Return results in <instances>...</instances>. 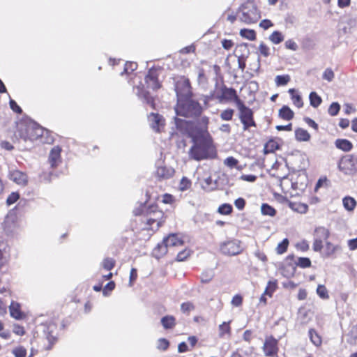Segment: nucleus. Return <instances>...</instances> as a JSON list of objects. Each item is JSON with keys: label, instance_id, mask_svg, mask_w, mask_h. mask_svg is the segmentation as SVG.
Wrapping results in <instances>:
<instances>
[{"label": "nucleus", "instance_id": "1", "mask_svg": "<svg viewBox=\"0 0 357 357\" xmlns=\"http://www.w3.org/2000/svg\"><path fill=\"white\" fill-rule=\"evenodd\" d=\"M177 115L185 117H194L201 114L202 107L199 103L190 98V96L186 98H179L177 100V105L175 107Z\"/></svg>", "mask_w": 357, "mask_h": 357}, {"label": "nucleus", "instance_id": "2", "mask_svg": "<svg viewBox=\"0 0 357 357\" xmlns=\"http://www.w3.org/2000/svg\"><path fill=\"white\" fill-rule=\"evenodd\" d=\"M238 20L245 24L256 23L261 18V13L254 1H247L241 4L237 11Z\"/></svg>", "mask_w": 357, "mask_h": 357}, {"label": "nucleus", "instance_id": "3", "mask_svg": "<svg viewBox=\"0 0 357 357\" xmlns=\"http://www.w3.org/2000/svg\"><path fill=\"white\" fill-rule=\"evenodd\" d=\"M183 244V239L181 234H170L168 236L163 239V241L158 244L155 249V252L158 250L160 255H164L167 252L168 248L178 247Z\"/></svg>", "mask_w": 357, "mask_h": 357}, {"label": "nucleus", "instance_id": "4", "mask_svg": "<svg viewBox=\"0 0 357 357\" xmlns=\"http://www.w3.org/2000/svg\"><path fill=\"white\" fill-rule=\"evenodd\" d=\"M338 168L345 174H355L357 173V156L347 155L342 158L339 162Z\"/></svg>", "mask_w": 357, "mask_h": 357}, {"label": "nucleus", "instance_id": "5", "mask_svg": "<svg viewBox=\"0 0 357 357\" xmlns=\"http://www.w3.org/2000/svg\"><path fill=\"white\" fill-rule=\"evenodd\" d=\"M194 146L190 150V157L195 160H202L209 157L208 151L212 149L206 144H198L195 137H193Z\"/></svg>", "mask_w": 357, "mask_h": 357}, {"label": "nucleus", "instance_id": "6", "mask_svg": "<svg viewBox=\"0 0 357 357\" xmlns=\"http://www.w3.org/2000/svg\"><path fill=\"white\" fill-rule=\"evenodd\" d=\"M146 213V221L149 227L147 229H158L161 225L162 211H158L155 206H151Z\"/></svg>", "mask_w": 357, "mask_h": 357}, {"label": "nucleus", "instance_id": "7", "mask_svg": "<svg viewBox=\"0 0 357 357\" xmlns=\"http://www.w3.org/2000/svg\"><path fill=\"white\" fill-rule=\"evenodd\" d=\"M43 130L41 128L35 126H28L24 129L21 128L19 130L20 137L24 141H34L42 136Z\"/></svg>", "mask_w": 357, "mask_h": 357}, {"label": "nucleus", "instance_id": "8", "mask_svg": "<svg viewBox=\"0 0 357 357\" xmlns=\"http://www.w3.org/2000/svg\"><path fill=\"white\" fill-rule=\"evenodd\" d=\"M238 107L240 112V119L243 124L244 130H247L249 127L255 126L252 111L245 106L242 102L239 103Z\"/></svg>", "mask_w": 357, "mask_h": 357}, {"label": "nucleus", "instance_id": "9", "mask_svg": "<svg viewBox=\"0 0 357 357\" xmlns=\"http://www.w3.org/2000/svg\"><path fill=\"white\" fill-rule=\"evenodd\" d=\"M220 250L224 255H236L241 252L242 248L238 240H229L220 245Z\"/></svg>", "mask_w": 357, "mask_h": 357}, {"label": "nucleus", "instance_id": "10", "mask_svg": "<svg viewBox=\"0 0 357 357\" xmlns=\"http://www.w3.org/2000/svg\"><path fill=\"white\" fill-rule=\"evenodd\" d=\"M175 90L178 100L179 98H183L191 96L190 82L185 77H181L176 83Z\"/></svg>", "mask_w": 357, "mask_h": 357}, {"label": "nucleus", "instance_id": "11", "mask_svg": "<svg viewBox=\"0 0 357 357\" xmlns=\"http://www.w3.org/2000/svg\"><path fill=\"white\" fill-rule=\"evenodd\" d=\"M263 350L267 356H275L278 351V340L272 336L266 337L264 343Z\"/></svg>", "mask_w": 357, "mask_h": 357}, {"label": "nucleus", "instance_id": "12", "mask_svg": "<svg viewBox=\"0 0 357 357\" xmlns=\"http://www.w3.org/2000/svg\"><path fill=\"white\" fill-rule=\"evenodd\" d=\"M148 121L151 128L157 132H160V128L165 126V119L158 114L151 113L148 116Z\"/></svg>", "mask_w": 357, "mask_h": 357}, {"label": "nucleus", "instance_id": "13", "mask_svg": "<svg viewBox=\"0 0 357 357\" xmlns=\"http://www.w3.org/2000/svg\"><path fill=\"white\" fill-rule=\"evenodd\" d=\"M9 178L17 185L25 186L28 183V177L26 174L19 170H13L10 172Z\"/></svg>", "mask_w": 357, "mask_h": 357}, {"label": "nucleus", "instance_id": "14", "mask_svg": "<svg viewBox=\"0 0 357 357\" xmlns=\"http://www.w3.org/2000/svg\"><path fill=\"white\" fill-rule=\"evenodd\" d=\"M220 100L234 101L237 105L241 103V101L236 94V91L232 88L223 89Z\"/></svg>", "mask_w": 357, "mask_h": 357}, {"label": "nucleus", "instance_id": "15", "mask_svg": "<svg viewBox=\"0 0 357 357\" xmlns=\"http://www.w3.org/2000/svg\"><path fill=\"white\" fill-rule=\"evenodd\" d=\"M174 174V170L172 167H167L166 166H158L155 175L158 178L161 179H167L171 178Z\"/></svg>", "mask_w": 357, "mask_h": 357}, {"label": "nucleus", "instance_id": "16", "mask_svg": "<svg viewBox=\"0 0 357 357\" xmlns=\"http://www.w3.org/2000/svg\"><path fill=\"white\" fill-rule=\"evenodd\" d=\"M61 149L59 146H54L50 151L49 161L52 167H56L61 162Z\"/></svg>", "mask_w": 357, "mask_h": 357}, {"label": "nucleus", "instance_id": "17", "mask_svg": "<svg viewBox=\"0 0 357 357\" xmlns=\"http://www.w3.org/2000/svg\"><path fill=\"white\" fill-rule=\"evenodd\" d=\"M145 80L148 87L153 90L158 89L160 87L158 78L153 72L150 71L146 75Z\"/></svg>", "mask_w": 357, "mask_h": 357}, {"label": "nucleus", "instance_id": "18", "mask_svg": "<svg viewBox=\"0 0 357 357\" xmlns=\"http://www.w3.org/2000/svg\"><path fill=\"white\" fill-rule=\"evenodd\" d=\"M335 146L344 152L350 151L353 148L352 143L346 139H337L335 142Z\"/></svg>", "mask_w": 357, "mask_h": 357}, {"label": "nucleus", "instance_id": "19", "mask_svg": "<svg viewBox=\"0 0 357 357\" xmlns=\"http://www.w3.org/2000/svg\"><path fill=\"white\" fill-rule=\"evenodd\" d=\"M279 116L286 121H290L294 118V112L286 105H284L278 112Z\"/></svg>", "mask_w": 357, "mask_h": 357}, {"label": "nucleus", "instance_id": "20", "mask_svg": "<svg viewBox=\"0 0 357 357\" xmlns=\"http://www.w3.org/2000/svg\"><path fill=\"white\" fill-rule=\"evenodd\" d=\"M295 137L299 142H308L310 139V135L306 130L299 128L295 130Z\"/></svg>", "mask_w": 357, "mask_h": 357}, {"label": "nucleus", "instance_id": "21", "mask_svg": "<svg viewBox=\"0 0 357 357\" xmlns=\"http://www.w3.org/2000/svg\"><path fill=\"white\" fill-rule=\"evenodd\" d=\"M230 321L223 322L218 326V335L220 337H224L225 335L228 337L231 335V327L229 326Z\"/></svg>", "mask_w": 357, "mask_h": 357}, {"label": "nucleus", "instance_id": "22", "mask_svg": "<svg viewBox=\"0 0 357 357\" xmlns=\"http://www.w3.org/2000/svg\"><path fill=\"white\" fill-rule=\"evenodd\" d=\"M10 259V254L8 248L4 247L0 249V268L6 266Z\"/></svg>", "mask_w": 357, "mask_h": 357}, {"label": "nucleus", "instance_id": "23", "mask_svg": "<svg viewBox=\"0 0 357 357\" xmlns=\"http://www.w3.org/2000/svg\"><path fill=\"white\" fill-rule=\"evenodd\" d=\"M9 308L11 317L16 319H20L22 317V314L20 310V305L17 303L12 302Z\"/></svg>", "mask_w": 357, "mask_h": 357}, {"label": "nucleus", "instance_id": "24", "mask_svg": "<svg viewBox=\"0 0 357 357\" xmlns=\"http://www.w3.org/2000/svg\"><path fill=\"white\" fill-rule=\"evenodd\" d=\"M342 203L344 208L348 211H354L356 206V200L351 197H345L342 200Z\"/></svg>", "mask_w": 357, "mask_h": 357}, {"label": "nucleus", "instance_id": "25", "mask_svg": "<svg viewBox=\"0 0 357 357\" xmlns=\"http://www.w3.org/2000/svg\"><path fill=\"white\" fill-rule=\"evenodd\" d=\"M329 231L324 227H319L314 231L315 238L326 240L329 236Z\"/></svg>", "mask_w": 357, "mask_h": 357}, {"label": "nucleus", "instance_id": "26", "mask_svg": "<svg viewBox=\"0 0 357 357\" xmlns=\"http://www.w3.org/2000/svg\"><path fill=\"white\" fill-rule=\"evenodd\" d=\"M242 38L253 41L256 39V33L253 29H242L239 32Z\"/></svg>", "mask_w": 357, "mask_h": 357}, {"label": "nucleus", "instance_id": "27", "mask_svg": "<svg viewBox=\"0 0 357 357\" xmlns=\"http://www.w3.org/2000/svg\"><path fill=\"white\" fill-rule=\"evenodd\" d=\"M161 324L165 329L172 328L176 324L175 318L173 316H165L161 319Z\"/></svg>", "mask_w": 357, "mask_h": 357}, {"label": "nucleus", "instance_id": "28", "mask_svg": "<svg viewBox=\"0 0 357 357\" xmlns=\"http://www.w3.org/2000/svg\"><path fill=\"white\" fill-rule=\"evenodd\" d=\"M269 40L275 45H278L284 40V36L278 31H273L269 36Z\"/></svg>", "mask_w": 357, "mask_h": 357}, {"label": "nucleus", "instance_id": "29", "mask_svg": "<svg viewBox=\"0 0 357 357\" xmlns=\"http://www.w3.org/2000/svg\"><path fill=\"white\" fill-rule=\"evenodd\" d=\"M309 98L311 106L315 108L320 105L322 101L321 97L316 92H311Z\"/></svg>", "mask_w": 357, "mask_h": 357}, {"label": "nucleus", "instance_id": "30", "mask_svg": "<svg viewBox=\"0 0 357 357\" xmlns=\"http://www.w3.org/2000/svg\"><path fill=\"white\" fill-rule=\"evenodd\" d=\"M261 211L264 215L273 217L275 215V210L267 204H263L261 206Z\"/></svg>", "mask_w": 357, "mask_h": 357}, {"label": "nucleus", "instance_id": "31", "mask_svg": "<svg viewBox=\"0 0 357 357\" xmlns=\"http://www.w3.org/2000/svg\"><path fill=\"white\" fill-rule=\"evenodd\" d=\"M279 149V144L274 140H269L264 146L266 153H272Z\"/></svg>", "mask_w": 357, "mask_h": 357}, {"label": "nucleus", "instance_id": "32", "mask_svg": "<svg viewBox=\"0 0 357 357\" xmlns=\"http://www.w3.org/2000/svg\"><path fill=\"white\" fill-rule=\"evenodd\" d=\"M277 288V282L276 281H268L267 283V286L264 291V294H266L269 297L272 296V294L275 291Z\"/></svg>", "mask_w": 357, "mask_h": 357}, {"label": "nucleus", "instance_id": "33", "mask_svg": "<svg viewBox=\"0 0 357 357\" xmlns=\"http://www.w3.org/2000/svg\"><path fill=\"white\" fill-rule=\"evenodd\" d=\"M309 336L311 342L316 346H319L321 343V340L319 335L317 333V332L311 329L309 331Z\"/></svg>", "mask_w": 357, "mask_h": 357}, {"label": "nucleus", "instance_id": "34", "mask_svg": "<svg viewBox=\"0 0 357 357\" xmlns=\"http://www.w3.org/2000/svg\"><path fill=\"white\" fill-rule=\"evenodd\" d=\"M288 245H289V241L287 238H284L276 247V249H275L276 252L278 255H282V254L284 253L287 250Z\"/></svg>", "mask_w": 357, "mask_h": 357}, {"label": "nucleus", "instance_id": "35", "mask_svg": "<svg viewBox=\"0 0 357 357\" xmlns=\"http://www.w3.org/2000/svg\"><path fill=\"white\" fill-rule=\"evenodd\" d=\"M275 81L277 86H284L290 81V77L288 75H277Z\"/></svg>", "mask_w": 357, "mask_h": 357}, {"label": "nucleus", "instance_id": "36", "mask_svg": "<svg viewBox=\"0 0 357 357\" xmlns=\"http://www.w3.org/2000/svg\"><path fill=\"white\" fill-rule=\"evenodd\" d=\"M12 354L15 357H26V349L22 346H18L12 350Z\"/></svg>", "mask_w": 357, "mask_h": 357}, {"label": "nucleus", "instance_id": "37", "mask_svg": "<svg viewBox=\"0 0 357 357\" xmlns=\"http://www.w3.org/2000/svg\"><path fill=\"white\" fill-rule=\"evenodd\" d=\"M317 294L322 299H328L329 298L328 290L323 284H319L317 288Z\"/></svg>", "mask_w": 357, "mask_h": 357}, {"label": "nucleus", "instance_id": "38", "mask_svg": "<svg viewBox=\"0 0 357 357\" xmlns=\"http://www.w3.org/2000/svg\"><path fill=\"white\" fill-rule=\"evenodd\" d=\"M137 68V64L135 62H126L125 63V67L123 72L121 73L123 75L124 73L129 74L133 71H135Z\"/></svg>", "mask_w": 357, "mask_h": 357}, {"label": "nucleus", "instance_id": "39", "mask_svg": "<svg viewBox=\"0 0 357 357\" xmlns=\"http://www.w3.org/2000/svg\"><path fill=\"white\" fill-rule=\"evenodd\" d=\"M218 211L222 215H229L232 211V206L229 204H223L219 206Z\"/></svg>", "mask_w": 357, "mask_h": 357}, {"label": "nucleus", "instance_id": "40", "mask_svg": "<svg viewBox=\"0 0 357 357\" xmlns=\"http://www.w3.org/2000/svg\"><path fill=\"white\" fill-rule=\"evenodd\" d=\"M322 77L324 79L327 80L329 82H332L335 77L334 72L331 68H328L324 71Z\"/></svg>", "mask_w": 357, "mask_h": 357}, {"label": "nucleus", "instance_id": "41", "mask_svg": "<svg viewBox=\"0 0 357 357\" xmlns=\"http://www.w3.org/2000/svg\"><path fill=\"white\" fill-rule=\"evenodd\" d=\"M191 186V181L186 177H183L179 184V190L185 191L189 189Z\"/></svg>", "mask_w": 357, "mask_h": 357}, {"label": "nucleus", "instance_id": "42", "mask_svg": "<svg viewBox=\"0 0 357 357\" xmlns=\"http://www.w3.org/2000/svg\"><path fill=\"white\" fill-rule=\"evenodd\" d=\"M258 50L260 55L264 57H268L270 55V48L263 43L259 45Z\"/></svg>", "mask_w": 357, "mask_h": 357}, {"label": "nucleus", "instance_id": "43", "mask_svg": "<svg viewBox=\"0 0 357 357\" xmlns=\"http://www.w3.org/2000/svg\"><path fill=\"white\" fill-rule=\"evenodd\" d=\"M233 115L234 110L231 109H227L221 112L220 117L223 121H229L232 119Z\"/></svg>", "mask_w": 357, "mask_h": 357}, {"label": "nucleus", "instance_id": "44", "mask_svg": "<svg viewBox=\"0 0 357 357\" xmlns=\"http://www.w3.org/2000/svg\"><path fill=\"white\" fill-rule=\"evenodd\" d=\"M202 187L206 191H211L214 188L212 185V178L211 176H208L204 180Z\"/></svg>", "mask_w": 357, "mask_h": 357}, {"label": "nucleus", "instance_id": "45", "mask_svg": "<svg viewBox=\"0 0 357 357\" xmlns=\"http://www.w3.org/2000/svg\"><path fill=\"white\" fill-rule=\"evenodd\" d=\"M191 251L188 249H185L181 252H179L177 255L176 259L178 261H183L185 260L190 255Z\"/></svg>", "mask_w": 357, "mask_h": 357}, {"label": "nucleus", "instance_id": "46", "mask_svg": "<svg viewBox=\"0 0 357 357\" xmlns=\"http://www.w3.org/2000/svg\"><path fill=\"white\" fill-rule=\"evenodd\" d=\"M328 186V180L326 177L320 178L315 185L314 191L317 192L321 188H326Z\"/></svg>", "mask_w": 357, "mask_h": 357}, {"label": "nucleus", "instance_id": "47", "mask_svg": "<svg viewBox=\"0 0 357 357\" xmlns=\"http://www.w3.org/2000/svg\"><path fill=\"white\" fill-rule=\"evenodd\" d=\"M297 265L301 268H308L311 266V261L307 257H300L298 259Z\"/></svg>", "mask_w": 357, "mask_h": 357}, {"label": "nucleus", "instance_id": "48", "mask_svg": "<svg viewBox=\"0 0 357 357\" xmlns=\"http://www.w3.org/2000/svg\"><path fill=\"white\" fill-rule=\"evenodd\" d=\"M115 261L112 258H106L102 261V266L105 269L110 271L114 266Z\"/></svg>", "mask_w": 357, "mask_h": 357}, {"label": "nucleus", "instance_id": "49", "mask_svg": "<svg viewBox=\"0 0 357 357\" xmlns=\"http://www.w3.org/2000/svg\"><path fill=\"white\" fill-rule=\"evenodd\" d=\"M169 342L165 338H160L158 340L157 348L160 350H166L169 347Z\"/></svg>", "mask_w": 357, "mask_h": 357}, {"label": "nucleus", "instance_id": "50", "mask_svg": "<svg viewBox=\"0 0 357 357\" xmlns=\"http://www.w3.org/2000/svg\"><path fill=\"white\" fill-rule=\"evenodd\" d=\"M340 109V106L337 102H333L328 108V113L331 116H335L339 112Z\"/></svg>", "mask_w": 357, "mask_h": 357}, {"label": "nucleus", "instance_id": "51", "mask_svg": "<svg viewBox=\"0 0 357 357\" xmlns=\"http://www.w3.org/2000/svg\"><path fill=\"white\" fill-rule=\"evenodd\" d=\"M20 198V195L17 192H12L6 199V204L10 206L15 203Z\"/></svg>", "mask_w": 357, "mask_h": 357}, {"label": "nucleus", "instance_id": "52", "mask_svg": "<svg viewBox=\"0 0 357 357\" xmlns=\"http://www.w3.org/2000/svg\"><path fill=\"white\" fill-rule=\"evenodd\" d=\"M224 164L230 168H233L238 164V160L234 157H228L225 160Z\"/></svg>", "mask_w": 357, "mask_h": 357}, {"label": "nucleus", "instance_id": "53", "mask_svg": "<svg viewBox=\"0 0 357 357\" xmlns=\"http://www.w3.org/2000/svg\"><path fill=\"white\" fill-rule=\"evenodd\" d=\"M291 99H292L293 103L297 107L301 108L303 107V102L302 98L300 95H298V94L292 95Z\"/></svg>", "mask_w": 357, "mask_h": 357}, {"label": "nucleus", "instance_id": "54", "mask_svg": "<svg viewBox=\"0 0 357 357\" xmlns=\"http://www.w3.org/2000/svg\"><path fill=\"white\" fill-rule=\"evenodd\" d=\"M243 303V298L241 296L236 294L235 295L231 301V303L232 305L235 307H239L242 305Z\"/></svg>", "mask_w": 357, "mask_h": 357}, {"label": "nucleus", "instance_id": "55", "mask_svg": "<svg viewBox=\"0 0 357 357\" xmlns=\"http://www.w3.org/2000/svg\"><path fill=\"white\" fill-rule=\"evenodd\" d=\"M323 240L319 238H314V243H313V250L315 252H320L323 248Z\"/></svg>", "mask_w": 357, "mask_h": 357}, {"label": "nucleus", "instance_id": "56", "mask_svg": "<svg viewBox=\"0 0 357 357\" xmlns=\"http://www.w3.org/2000/svg\"><path fill=\"white\" fill-rule=\"evenodd\" d=\"M285 47L286 48L293 51H296L298 49L297 44L291 39L287 40L285 42Z\"/></svg>", "mask_w": 357, "mask_h": 357}, {"label": "nucleus", "instance_id": "57", "mask_svg": "<svg viewBox=\"0 0 357 357\" xmlns=\"http://www.w3.org/2000/svg\"><path fill=\"white\" fill-rule=\"evenodd\" d=\"M194 309L193 305L190 302L183 303L181 305V310L183 312H187Z\"/></svg>", "mask_w": 357, "mask_h": 357}, {"label": "nucleus", "instance_id": "58", "mask_svg": "<svg viewBox=\"0 0 357 357\" xmlns=\"http://www.w3.org/2000/svg\"><path fill=\"white\" fill-rule=\"evenodd\" d=\"M213 277V274L211 271L203 273L201 278L202 282L208 283L209 282Z\"/></svg>", "mask_w": 357, "mask_h": 357}, {"label": "nucleus", "instance_id": "59", "mask_svg": "<svg viewBox=\"0 0 357 357\" xmlns=\"http://www.w3.org/2000/svg\"><path fill=\"white\" fill-rule=\"evenodd\" d=\"M162 202L164 204H171L174 202V198L172 195L166 193L162 195Z\"/></svg>", "mask_w": 357, "mask_h": 357}, {"label": "nucleus", "instance_id": "60", "mask_svg": "<svg viewBox=\"0 0 357 357\" xmlns=\"http://www.w3.org/2000/svg\"><path fill=\"white\" fill-rule=\"evenodd\" d=\"M292 209H294L301 213H305L307 211L308 207L306 204H298L296 205V208L292 207Z\"/></svg>", "mask_w": 357, "mask_h": 357}, {"label": "nucleus", "instance_id": "61", "mask_svg": "<svg viewBox=\"0 0 357 357\" xmlns=\"http://www.w3.org/2000/svg\"><path fill=\"white\" fill-rule=\"evenodd\" d=\"M273 26V24L269 20H263L259 23V26L264 30L268 29V28Z\"/></svg>", "mask_w": 357, "mask_h": 357}, {"label": "nucleus", "instance_id": "62", "mask_svg": "<svg viewBox=\"0 0 357 357\" xmlns=\"http://www.w3.org/2000/svg\"><path fill=\"white\" fill-rule=\"evenodd\" d=\"M10 106L13 111L17 114L22 113V109L16 103V102L13 100H10Z\"/></svg>", "mask_w": 357, "mask_h": 357}, {"label": "nucleus", "instance_id": "63", "mask_svg": "<svg viewBox=\"0 0 357 357\" xmlns=\"http://www.w3.org/2000/svg\"><path fill=\"white\" fill-rule=\"evenodd\" d=\"M234 45V43L231 40H227L224 39L222 40V46L224 49L229 50H230Z\"/></svg>", "mask_w": 357, "mask_h": 357}, {"label": "nucleus", "instance_id": "64", "mask_svg": "<svg viewBox=\"0 0 357 357\" xmlns=\"http://www.w3.org/2000/svg\"><path fill=\"white\" fill-rule=\"evenodd\" d=\"M348 246L350 250H357V238L349 240Z\"/></svg>", "mask_w": 357, "mask_h": 357}]
</instances>
